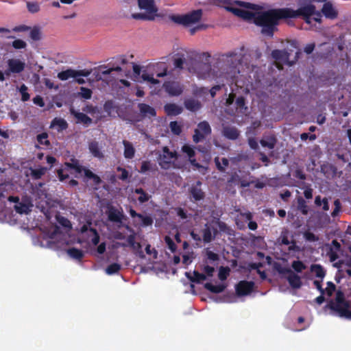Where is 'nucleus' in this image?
<instances>
[{"mask_svg":"<svg viewBox=\"0 0 351 351\" xmlns=\"http://www.w3.org/2000/svg\"><path fill=\"white\" fill-rule=\"evenodd\" d=\"M239 8L226 7V10L246 21H252L256 25L263 27L262 32L271 36L273 31L281 19L302 16L307 23H311V16L317 22L321 21V13L316 11L311 3L301 5L298 10L289 8L264 10L259 6L244 1H235Z\"/></svg>","mask_w":351,"mask_h":351,"instance_id":"obj_1","label":"nucleus"},{"mask_svg":"<svg viewBox=\"0 0 351 351\" xmlns=\"http://www.w3.org/2000/svg\"><path fill=\"white\" fill-rule=\"evenodd\" d=\"M313 284L321 293V295L315 299L318 304H322L324 300H328V306L335 315L351 320V305L344 300L343 294L341 291H336L332 282H328L325 289L322 288L319 280H314Z\"/></svg>","mask_w":351,"mask_h":351,"instance_id":"obj_2","label":"nucleus"},{"mask_svg":"<svg viewBox=\"0 0 351 351\" xmlns=\"http://www.w3.org/2000/svg\"><path fill=\"white\" fill-rule=\"evenodd\" d=\"M69 174H73L75 178L85 177L91 179L95 184H99L101 181L97 175L82 167L77 160H72L71 162L65 163L64 167L58 171V178L61 181L67 178Z\"/></svg>","mask_w":351,"mask_h":351,"instance_id":"obj_3","label":"nucleus"},{"mask_svg":"<svg viewBox=\"0 0 351 351\" xmlns=\"http://www.w3.org/2000/svg\"><path fill=\"white\" fill-rule=\"evenodd\" d=\"M44 239L47 243L45 244L42 241V245L51 248H61L63 245L67 244L65 235L60 231L58 226H52L45 234Z\"/></svg>","mask_w":351,"mask_h":351,"instance_id":"obj_4","label":"nucleus"},{"mask_svg":"<svg viewBox=\"0 0 351 351\" xmlns=\"http://www.w3.org/2000/svg\"><path fill=\"white\" fill-rule=\"evenodd\" d=\"M138 3L140 9L144 10L145 12L133 14V19L153 20L158 15L155 0H138Z\"/></svg>","mask_w":351,"mask_h":351,"instance_id":"obj_5","label":"nucleus"},{"mask_svg":"<svg viewBox=\"0 0 351 351\" xmlns=\"http://www.w3.org/2000/svg\"><path fill=\"white\" fill-rule=\"evenodd\" d=\"M241 54H234L231 56L227 62L231 64L232 66L223 73V77H225L228 81L230 80L232 82H234L235 85L237 87H242L240 82L237 80L238 75L241 72Z\"/></svg>","mask_w":351,"mask_h":351,"instance_id":"obj_6","label":"nucleus"},{"mask_svg":"<svg viewBox=\"0 0 351 351\" xmlns=\"http://www.w3.org/2000/svg\"><path fill=\"white\" fill-rule=\"evenodd\" d=\"M216 232L215 224L206 223L199 231L197 229L192 230L191 236L196 241H203L205 243H210L214 239Z\"/></svg>","mask_w":351,"mask_h":351,"instance_id":"obj_7","label":"nucleus"},{"mask_svg":"<svg viewBox=\"0 0 351 351\" xmlns=\"http://www.w3.org/2000/svg\"><path fill=\"white\" fill-rule=\"evenodd\" d=\"M201 17L202 10H197L185 15L174 16L173 21L186 26H191L197 23L200 20Z\"/></svg>","mask_w":351,"mask_h":351,"instance_id":"obj_8","label":"nucleus"},{"mask_svg":"<svg viewBox=\"0 0 351 351\" xmlns=\"http://www.w3.org/2000/svg\"><path fill=\"white\" fill-rule=\"evenodd\" d=\"M177 158V154L173 151H170L167 147L162 149L159 157V164L163 169H168L174 163Z\"/></svg>","mask_w":351,"mask_h":351,"instance_id":"obj_9","label":"nucleus"},{"mask_svg":"<svg viewBox=\"0 0 351 351\" xmlns=\"http://www.w3.org/2000/svg\"><path fill=\"white\" fill-rule=\"evenodd\" d=\"M211 66L208 63L195 62L189 68V72L196 74L199 77L205 78L210 75Z\"/></svg>","mask_w":351,"mask_h":351,"instance_id":"obj_10","label":"nucleus"},{"mask_svg":"<svg viewBox=\"0 0 351 351\" xmlns=\"http://www.w3.org/2000/svg\"><path fill=\"white\" fill-rule=\"evenodd\" d=\"M91 70L82 69V70H75L69 69L66 71L60 72L58 74V77L62 81L67 80L70 78H73L77 76H88L91 73Z\"/></svg>","mask_w":351,"mask_h":351,"instance_id":"obj_11","label":"nucleus"},{"mask_svg":"<svg viewBox=\"0 0 351 351\" xmlns=\"http://www.w3.org/2000/svg\"><path fill=\"white\" fill-rule=\"evenodd\" d=\"M210 132L211 128L208 123L206 121L200 122L195 130V134L193 136V141L196 143H199L205 136L209 134Z\"/></svg>","mask_w":351,"mask_h":351,"instance_id":"obj_12","label":"nucleus"},{"mask_svg":"<svg viewBox=\"0 0 351 351\" xmlns=\"http://www.w3.org/2000/svg\"><path fill=\"white\" fill-rule=\"evenodd\" d=\"M271 56L275 60L276 67L278 69H281L282 68V64L287 63L291 65L289 61V56L287 51L274 50L272 51Z\"/></svg>","mask_w":351,"mask_h":351,"instance_id":"obj_13","label":"nucleus"},{"mask_svg":"<svg viewBox=\"0 0 351 351\" xmlns=\"http://www.w3.org/2000/svg\"><path fill=\"white\" fill-rule=\"evenodd\" d=\"M25 62L16 58H12L8 61V70L6 74L9 75L10 73H19L23 71L25 69Z\"/></svg>","mask_w":351,"mask_h":351,"instance_id":"obj_14","label":"nucleus"},{"mask_svg":"<svg viewBox=\"0 0 351 351\" xmlns=\"http://www.w3.org/2000/svg\"><path fill=\"white\" fill-rule=\"evenodd\" d=\"M126 228L131 233L127 238L128 245L131 247L133 251L135 252L140 257H144L143 252L141 250V245L140 244V243L135 241L134 232L128 226H127Z\"/></svg>","mask_w":351,"mask_h":351,"instance_id":"obj_15","label":"nucleus"},{"mask_svg":"<svg viewBox=\"0 0 351 351\" xmlns=\"http://www.w3.org/2000/svg\"><path fill=\"white\" fill-rule=\"evenodd\" d=\"M90 223L83 225L80 230L83 234L87 232L88 241L92 243L94 245H97L99 241V237L95 230L90 228Z\"/></svg>","mask_w":351,"mask_h":351,"instance_id":"obj_16","label":"nucleus"},{"mask_svg":"<svg viewBox=\"0 0 351 351\" xmlns=\"http://www.w3.org/2000/svg\"><path fill=\"white\" fill-rule=\"evenodd\" d=\"M130 214L132 217L135 218L134 223L136 225L147 226L152 225L153 223V220L150 217L138 214L133 209L130 210Z\"/></svg>","mask_w":351,"mask_h":351,"instance_id":"obj_17","label":"nucleus"},{"mask_svg":"<svg viewBox=\"0 0 351 351\" xmlns=\"http://www.w3.org/2000/svg\"><path fill=\"white\" fill-rule=\"evenodd\" d=\"M117 64H125L128 63V60L124 56H117L114 58ZM123 69L121 66L117 65L107 70L102 71L104 75H112L115 72H121Z\"/></svg>","mask_w":351,"mask_h":351,"instance_id":"obj_18","label":"nucleus"},{"mask_svg":"<svg viewBox=\"0 0 351 351\" xmlns=\"http://www.w3.org/2000/svg\"><path fill=\"white\" fill-rule=\"evenodd\" d=\"M252 282L241 281L236 287V292L239 296H243L250 294L253 289Z\"/></svg>","mask_w":351,"mask_h":351,"instance_id":"obj_19","label":"nucleus"},{"mask_svg":"<svg viewBox=\"0 0 351 351\" xmlns=\"http://www.w3.org/2000/svg\"><path fill=\"white\" fill-rule=\"evenodd\" d=\"M107 215L110 221L117 223H121L124 217L123 213L114 207L108 208Z\"/></svg>","mask_w":351,"mask_h":351,"instance_id":"obj_20","label":"nucleus"},{"mask_svg":"<svg viewBox=\"0 0 351 351\" xmlns=\"http://www.w3.org/2000/svg\"><path fill=\"white\" fill-rule=\"evenodd\" d=\"M9 201L16 202L14 206L16 211L20 214H27L30 211V205L26 203L18 202L19 198L12 196L9 197Z\"/></svg>","mask_w":351,"mask_h":351,"instance_id":"obj_21","label":"nucleus"},{"mask_svg":"<svg viewBox=\"0 0 351 351\" xmlns=\"http://www.w3.org/2000/svg\"><path fill=\"white\" fill-rule=\"evenodd\" d=\"M322 12L326 18L331 19H335L338 14L337 10L330 2H326L324 4Z\"/></svg>","mask_w":351,"mask_h":351,"instance_id":"obj_22","label":"nucleus"},{"mask_svg":"<svg viewBox=\"0 0 351 351\" xmlns=\"http://www.w3.org/2000/svg\"><path fill=\"white\" fill-rule=\"evenodd\" d=\"M341 245L336 240L332 241L329 247V251L328 255L330 258V261L333 262L339 258V254L340 252Z\"/></svg>","mask_w":351,"mask_h":351,"instance_id":"obj_23","label":"nucleus"},{"mask_svg":"<svg viewBox=\"0 0 351 351\" xmlns=\"http://www.w3.org/2000/svg\"><path fill=\"white\" fill-rule=\"evenodd\" d=\"M164 86L166 91L171 95H179L182 92V86L177 82L165 83Z\"/></svg>","mask_w":351,"mask_h":351,"instance_id":"obj_24","label":"nucleus"},{"mask_svg":"<svg viewBox=\"0 0 351 351\" xmlns=\"http://www.w3.org/2000/svg\"><path fill=\"white\" fill-rule=\"evenodd\" d=\"M141 78L142 79L143 82H145L148 83L150 86V88H152L153 86H156L157 85L159 86L160 82L154 77V75L149 73L146 71H143L141 74Z\"/></svg>","mask_w":351,"mask_h":351,"instance_id":"obj_25","label":"nucleus"},{"mask_svg":"<svg viewBox=\"0 0 351 351\" xmlns=\"http://www.w3.org/2000/svg\"><path fill=\"white\" fill-rule=\"evenodd\" d=\"M123 145L124 147L123 155L127 159H131L134 156L135 148L132 143L128 141H123Z\"/></svg>","mask_w":351,"mask_h":351,"instance_id":"obj_26","label":"nucleus"},{"mask_svg":"<svg viewBox=\"0 0 351 351\" xmlns=\"http://www.w3.org/2000/svg\"><path fill=\"white\" fill-rule=\"evenodd\" d=\"M71 113L76 118L78 123H82L85 125H89L92 120L83 112H78L73 108L71 109Z\"/></svg>","mask_w":351,"mask_h":351,"instance_id":"obj_27","label":"nucleus"},{"mask_svg":"<svg viewBox=\"0 0 351 351\" xmlns=\"http://www.w3.org/2000/svg\"><path fill=\"white\" fill-rule=\"evenodd\" d=\"M287 280L290 285L295 289H298L302 285L301 279L299 276L293 271H290L287 275Z\"/></svg>","mask_w":351,"mask_h":351,"instance_id":"obj_28","label":"nucleus"},{"mask_svg":"<svg viewBox=\"0 0 351 351\" xmlns=\"http://www.w3.org/2000/svg\"><path fill=\"white\" fill-rule=\"evenodd\" d=\"M223 134L229 139L234 140L238 138L239 132L236 128L227 126L223 128Z\"/></svg>","mask_w":351,"mask_h":351,"instance_id":"obj_29","label":"nucleus"},{"mask_svg":"<svg viewBox=\"0 0 351 351\" xmlns=\"http://www.w3.org/2000/svg\"><path fill=\"white\" fill-rule=\"evenodd\" d=\"M311 271L312 274L318 278L316 280L321 281V285H322V280L325 276L324 268L319 265H313L311 267Z\"/></svg>","mask_w":351,"mask_h":351,"instance_id":"obj_30","label":"nucleus"},{"mask_svg":"<svg viewBox=\"0 0 351 351\" xmlns=\"http://www.w3.org/2000/svg\"><path fill=\"white\" fill-rule=\"evenodd\" d=\"M138 109L144 117H152L156 114L155 110L145 104H139Z\"/></svg>","mask_w":351,"mask_h":351,"instance_id":"obj_31","label":"nucleus"},{"mask_svg":"<svg viewBox=\"0 0 351 351\" xmlns=\"http://www.w3.org/2000/svg\"><path fill=\"white\" fill-rule=\"evenodd\" d=\"M260 143L263 147L272 149L275 147L276 139L274 136H266L261 140Z\"/></svg>","mask_w":351,"mask_h":351,"instance_id":"obj_32","label":"nucleus"},{"mask_svg":"<svg viewBox=\"0 0 351 351\" xmlns=\"http://www.w3.org/2000/svg\"><path fill=\"white\" fill-rule=\"evenodd\" d=\"M165 112L169 115H177L182 112V107L175 104H168L165 106Z\"/></svg>","mask_w":351,"mask_h":351,"instance_id":"obj_33","label":"nucleus"},{"mask_svg":"<svg viewBox=\"0 0 351 351\" xmlns=\"http://www.w3.org/2000/svg\"><path fill=\"white\" fill-rule=\"evenodd\" d=\"M66 122L63 119L61 118L54 119L51 123V128L56 129L58 131H62L66 129Z\"/></svg>","mask_w":351,"mask_h":351,"instance_id":"obj_34","label":"nucleus"},{"mask_svg":"<svg viewBox=\"0 0 351 351\" xmlns=\"http://www.w3.org/2000/svg\"><path fill=\"white\" fill-rule=\"evenodd\" d=\"M182 151L187 155L191 163L193 165H196L195 160L193 159L195 156V151L193 147L189 145H184L182 147Z\"/></svg>","mask_w":351,"mask_h":351,"instance_id":"obj_35","label":"nucleus"},{"mask_svg":"<svg viewBox=\"0 0 351 351\" xmlns=\"http://www.w3.org/2000/svg\"><path fill=\"white\" fill-rule=\"evenodd\" d=\"M90 152L96 158H102L104 155L97 142H91L89 144Z\"/></svg>","mask_w":351,"mask_h":351,"instance_id":"obj_36","label":"nucleus"},{"mask_svg":"<svg viewBox=\"0 0 351 351\" xmlns=\"http://www.w3.org/2000/svg\"><path fill=\"white\" fill-rule=\"evenodd\" d=\"M205 288L210 291L215 293H221L222 292L225 288L226 285L223 284H220L218 285H213L211 283H206L204 285Z\"/></svg>","mask_w":351,"mask_h":351,"instance_id":"obj_37","label":"nucleus"},{"mask_svg":"<svg viewBox=\"0 0 351 351\" xmlns=\"http://www.w3.org/2000/svg\"><path fill=\"white\" fill-rule=\"evenodd\" d=\"M200 182H197V185L193 186L191 189V194L195 200H200L204 197V193L202 191L200 187Z\"/></svg>","mask_w":351,"mask_h":351,"instance_id":"obj_38","label":"nucleus"},{"mask_svg":"<svg viewBox=\"0 0 351 351\" xmlns=\"http://www.w3.org/2000/svg\"><path fill=\"white\" fill-rule=\"evenodd\" d=\"M187 277L192 281L196 282H201L206 280V276L204 274H199L198 272L194 271L193 274L190 275L186 273Z\"/></svg>","mask_w":351,"mask_h":351,"instance_id":"obj_39","label":"nucleus"},{"mask_svg":"<svg viewBox=\"0 0 351 351\" xmlns=\"http://www.w3.org/2000/svg\"><path fill=\"white\" fill-rule=\"evenodd\" d=\"M185 106L187 109L191 111H196L199 108L200 104L198 101L193 99H190L185 101Z\"/></svg>","mask_w":351,"mask_h":351,"instance_id":"obj_40","label":"nucleus"},{"mask_svg":"<svg viewBox=\"0 0 351 351\" xmlns=\"http://www.w3.org/2000/svg\"><path fill=\"white\" fill-rule=\"evenodd\" d=\"M67 254L73 258L80 260L83 257L82 251L75 249V248H70L67 250Z\"/></svg>","mask_w":351,"mask_h":351,"instance_id":"obj_41","label":"nucleus"},{"mask_svg":"<svg viewBox=\"0 0 351 351\" xmlns=\"http://www.w3.org/2000/svg\"><path fill=\"white\" fill-rule=\"evenodd\" d=\"M30 171L32 177L34 178L35 179H38L45 173L47 169L45 167H40L38 169H31Z\"/></svg>","mask_w":351,"mask_h":351,"instance_id":"obj_42","label":"nucleus"},{"mask_svg":"<svg viewBox=\"0 0 351 351\" xmlns=\"http://www.w3.org/2000/svg\"><path fill=\"white\" fill-rule=\"evenodd\" d=\"M235 105L237 111L241 113L245 112L246 108L245 107L244 99L242 97H239L237 99Z\"/></svg>","mask_w":351,"mask_h":351,"instance_id":"obj_43","label":"nucleus"},{"mask_svg":"<svg viewBox=\"0 0 351 351\" xmlns=\"http://www.w3.org/2000/svg\"><path fill=\"white\" fill-rule=\"evenodd\" d=\"M121 269V265L118 263H113L110 265L106 269V273L108 275H112L116 273H117Z\"/></svg>","mask_w":351,"mask_h":351,"instance_id":"obj_44","label":"nucleus"},{"mask_svg":"<svg viewBox=\"0 0 351 351\" xmlns=\"http://www.w3.org/2000/svg\"><path fill=\"white\" fill-rule=\"evenodd\" d=\"M134 193L139 195L138 199L141 203H144L149 199V195L145 193L141 189H136Z\"/></svg>","mask_w":351,"mask_h":351,"instance_id":"obj_45","label":"nucleus"},{"mask_svg":"<svg viewBox=\"0 0 351 351\" xmlns=\"http://www.w3.org/2000/svg\"><path fill=\"white\" fill-rule=\"evenodd\" d=\"M215 163L219 169L223 170L228 166V160L225 158L217 157L215 158Z\"/></svg>","mask_w":351,"mask_h":351,"instance_id":"obj_46","label":"nucleus"},{"mask_svg":"<svg viewBox=\"0 0 351 351\" xmlns=\"http://www.w3.org/2000/svg\"><path fill=\"white\" fill-rule=\"evenodd\" d=\"M170 129L171 132L176 135H178L181 133L182 129L180 124H178L176 121H171L169 125Z\"/></svg>","mask_w":351,"mask_h":351,"instance_id":"obj_47","label":"nucleus"},{"mask_svg":"<svg viewBox=\"0 0 351 351\" xmlns=\"http://www.w3.org/2000/svg\"><path fill=\"white\" fill-rule=\"evenodd\" d=\"M12 46L16 49H21L27 47V43L23 40L16 39L12 42Z\"/></svg>","mask_w":351,"mask_h":351,"instance_id":"obj_48","label":"nucleus"},{"mask_svg":"<svg viewBox=\"0 0 351 351\" xmlns=\"http://www.w3.org/2000/svg\"><path fill=\"white\" fill-rule=\"evenodd\" d=\"M230 274V269L228 267H221L219 271V278L221 280H224L227 278Z\"/></svg>","mask_w":351,"mask_h":351,"instance_id":"obj_49","label":"nucleus"},{"mask_svg":"<svg viewBox=\"0 0 351 351\" xmlns=\"http://www.w3.org/2000/svg\"><path fill=\"white\" fill-rule=\"evenodd\" d=\"M304 237L306 241L309 242H315L319 240L317 236L309 231H306L304 233Z\"/></svg>","mask_w":351,"mask_h":351,"instance_id":"obj_50","label":"nucleus"},{"mask_svg":"<svg viewBox=\"0 0 351 351\" xmlns=\"http://www.w3.org/2000/svg\"><path fill=\"white\" fill-rule=\"evenodd\" d=\"M298 208L302 214L306 215L308 213V206L302 198L298 199Z\"/></svg>","mask_w":351,"mask_h":351,"instance_id":"obj_51","label":"nucleus"},{"mask_svg":"<svg viewBox=\"0 0 351 351\" xmlns=\"http://www.w3.org/2000/svg\"><path fill=\"white\" fill-rule=\"evenodd\" d=\"M145 251L147 254L149 255L153 258V260L157 258L158 252L154 248H152L150 245H147L146 246Z\"/></svg>","mask_w":351,"mask_h":351,"instance_id":"obj_52","label":"nucleus"},{"mask_svg":"<svg viewBox=\"0 0 351 351\" xmlns=\"http://www.w3.org/2000/svg\"><path fill=\"white\" fill-rule=\"evenodd\" d=\"M80 90V95L83 98L86 99L91 98L92 91L90 89L84 87H81Z\"/></svg>","mask_w":351,"mask_h":351,"instance_id":"obj_53","label":"nucleus"},{"mask_svg":"<svg viewBox=\"0 0 351 351\" xmlns=\"http://www.w3.org/2000/svg\"><path fill=\"white\" fill-rule=\"evenodd\" d=\"M27 7L28 10L32 13H36L39 10V5L36 2H28L27 3Z\"/></svg>","mask_w":351,"mask_h":351,"instance_id":"obj_54","label":"nucleus"},{"mask_svg":"<svg viewBox=\"0 0 351 351\" xmlns=\"http://www.w3.org/2000/svg\"><path fill=\"white\" fill-rule=\"evenodd\" d=\"M19 90L22 95V100L24 101L29 100V95L27 93V87L25 84L21 86Z\"/></svg>","mask_w":351,"mask_h":351,"instance_id":"obj_55","label":"nucleus"},{"mask_svg":"<svg viewBox=\"0 0 351 351\" xmlns=\"http://www.w3.org/2000/svg\"><path fill=\"white\" fill-rule=\"evenodd\" d=\"M292 267L295 271L301 272L305 269V265L301 261H293L292 263Z\"/></svg>","mask_w":351,"mask_h":351,"instance_id":"obj_56","label":"nucleus"},{"mask_svg":"<svg viewBox=\"0 0 351 351\" xmlns=\"http://www.w3.org/2000/svg\"><path fill=\"white\" fill-rule=\"evenodd\" d=\"M151 168H152V164H151L150 162H149V161H143L142 162V165H141V167L140 172L143 173H145L147 171H149L151 169Z\"/></svg>","mask_w":351,"mask_h":351,"instance_id":"obj_57","label":"nucleus"},{"mask_svg":"<svg viewBox=\"0 0 351 351\" xmlns=\"http://www.w3.org/2000/svg\"><path fill=\"white\" fill-rule=\"evenodd\" d=\"M40 31L38 28H34L30 32V37L34 40L40 39Z\"/></svg>","mask_w":351,"mask_h":351,"instance_id":"obj_58","label":"nucleus"},{"mask_svg":"<svg viewBox=\"0 0 351 351\" xmlns=\"http://www.w3.org/2000/svg\"><path fill=\"white\" fill-rule=\"evenodd\" d=\"M165 243L168 246V248L171 251L174 252L176 250V244L173 243L172 239L169 237L166 236L165 238Z\"/></svg>","mask_w":351,"mask_h":351,"instance_id":"obj_59","label":"nucleus"},{"mask_svg":"<svg viewBox=\"0 0 351 351\" xmlns=\"http://www.w3.org/2000/svg\"><path fill=\"white\" fill-rule=\"evenodd\" d=\"M38 141L42 145H48L49 141L47 140V134L43 133L37 136Z\"/></svg>","mask_w":351,"mask_h":351,"instance_id":"obj_60","label":"nucleus"},{"mask_svg":"<svg viewBox=\"0 0 351 351\" xmlns=\"http://www.w3.org/2000/svg\"><path fill=\"white\" fill-rule=\"evenodd\" d=\"M184 64V58L179 57L174 59V66L176 68L182 69Z\"/></svg>","mask_w":351,"mask_h":351,"instance_id":"obj_61","label":"nucleus"},{"mask_svg":"<svg viewBox=\"0 0 351 351\" xmlns=\"http://www.w3.org/2000/svg\"><path fill=\"white\" fill-rule=\"evenodd\" d=\"M132 69H133V71H134V73L136 77V76H139L141 75V66L132 63Z\"/></svg>","mask_w":351,"mask_h":351,"instance_id":"obj_62","label":"nucleus"},{"mask_svg":"<svg viewBox=\"0 0 351 351\" xmlns=\"http://www.w3.org/2000/svg\"><path fill=\"white\" fill-rule=\"evenodd\" d=\"M248 144L252 149H256L258 148V144L257 141L253 138H249Z\"/></svg>","mask_w":351,"mask_h":351,"instance_id":"obj_63","label":"nucleus"},{"mask_svg":"<svg viewBox=\"0 0 351 351\" xmlns=\"http://www.w3.org/2000/svg\"><path fill=\"white\" fill-rule=\"evenodd\" d=\"M33 101L35 104L40 107H43L45 105L43 98L40 96H36V97H34L33 99Z\"/></svg>","mask_w":351,"mask_h":351,"instance_id":"obj_64","label":"nucleus"}]
</instances>
